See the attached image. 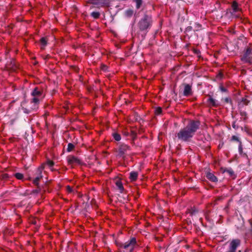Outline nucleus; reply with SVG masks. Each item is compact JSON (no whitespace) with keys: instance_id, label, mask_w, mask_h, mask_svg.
Returning <instances> with one entry per match:
<instances>
[{"instance_id":"obj_1","label":"nucleus","mask_w":252,"mask_h":252,"mask_svg":"<svg viewBox=\"0 0 252 252\" xmlns=\"http://www.w3.org/2000/svg\"><path fill=\"white\" fill-rule=\"evenodd\" d=\"M199 121H191L188 125L180 129L177 134V138L182 141L188 142L193 137L195 132L199 128Z\"/></svg>"},{"instance_id":"obj_2","label":"nucleus","mask_w":252,"mask_h":252,"mask_svg":"<svg viewBox=\"0 0 252 252\" xmlns=\"http://www.w3.org/2000/svg\"><path fill=\"white\" fill-rule=\"evenodd\" d=\"M31 95L32 98L31 99V108L33 110H37L38 108L39 101L43 98L42 91L39 88L36 87L32 91Z\"/></svg>"},{"instance_id":"obj_3","label":"nucleus","mask_w":252,"mask_h":252,"mask_svg":"<svg viewBox=\"0 0 252 252\" xmlns=\"http://www.w3.org/2000/svg\"><path fill=\"white\" fill-rule=\"evenodd\" d=\"M152 24V18L151 16L145 15L141 19L138 23L139 27L141 31L146 30L149 28Z\"/></svg>"},{"instance_id":"obj_4","label":"nucleus","mask_w":252,"mask_h":252,"mask_svg":"<svg viewBox=\"0 0 252 252\" xmlns=\"http://www.w3.org/2000/svg\"><path fill=\"white\" fill-rule=\"evenodd\" d=\"M241 61L244 63H252V48L248 47L244 50L241 57Z\"/></svg>"},{"instance_id":"obj_5","label":"nucleus","mask_w":252,"mask_h":252,"mask_svg":"<svg viewBox=\"0 0 252 252\" xmlns=\"http://www.w3.org/2000/svg\"><path fill=\"white\" fill-rule=\"evenodd\" d=\"M136 244V239L135 238H132L129 240L125 243L123 245L122 247L129 252H132Z\"/></svg>"},{"instance_id":"obj_6","label":"nucleus","mask_w":252,"mask_h":252,"mask_svg":"<svg viewBox=\"0 0 252 252\" xmlns=\"http://www.w3.org/2000/svg\"><path fill=\"white\" fill-rule=\"evenodd\" d=\"M130 147L126 144H121L118 148V156L120 158H124L126 155L127 154V152L129 150Z\"/></svg>"},{"instance_id":"obj_7","label":"nucleus","mask_w":252,"mask_h":252,"mask_svg":"<svg viewBox=\"0 0 252 252\" xmlns=\"http://www.w3.org/2000/svg\"><path fill=\"white\" fill-rule=\"evenodd\" d=\"M241 241L239 239H233L229 244V248L226 252H236L237 248L240 245Z\"/></svg>"},{"instance_id":"obj_8","label":"nucleus","mask_w":252,"mask_h":252,"mask_svg":"<svg viewBox=\"0 0 252 252\" xmlns=\"http://www.w3.org/2000/svg\"><path fill=\"white\" fill-rule=\"evenodd\" d=\"M232 11L230 12L231 15L235 17H238L239 16L236 13L241 11V9L238 7V4L236 1H233L231 5Z\"/></svg>"},{"instance_id":"obj_9","label":"nucleus","mask_w":252,"mask_h":252,"mask_svg":"<svg viewBox=\"0 0 252 252\" xmlns=\"http://www.w3.org/2000/svg\"><path fill=\"white\" fill-rule=\"evenodd\" d=\"M192 91L191 86L189 84H185L184 85V89L183 91V94L185 96H189L192 95Z\"/></svg>"},{"instance_id":"obj_10","label":"nucleus","mask_w":252,"mask_h":252,"mask_svg":"<svg viewBox=\"0 0 252 252\" xmlns=\"http://www.w3.org/2000/svg\"><path fill=\"white\" fill-rule=\"evenodd\" d=\"M207 103L209 106L215 107H218L220 105V102L211 96H210L208 99Z\"/></svg>"},{"instance_id":"obj_11","label":"nucleus","mask_w":252,"mask_h":252,"mask_svg":"<svg viewBox=\"0 0 252 252\" xmlns=\"http://www.w3.org/2000/svg\"><path fill=\"white\" fill-rule=\"evenodd\" d=\"M43 170L42 167H39L37 169L36 173L37 174V176L33 180V184L35 185H37L38 184V181L42 177V171Z\"/></svg>"},{"instance_id":"obj_12","label":"nucleus","mask_w":252,"mask_h":252,"mask_svg":"<svg viewBox=\"0 0 252 252\" xmlns=\"http://www.w3.org/2000/svg\"><path fill=\"white\" fill-rule=\"evenodd\" d=\"M67 161L69 164H80V160L76 157L70 156L67 157Z\"/></svg>"},{"instance_id":"obj_13","label":"nucleus","mask_w":252,"mask_h":252,"mask_svg":"<svg viewBox=\"0 0 252 252\" xmlns=\"http://www.w3.org/2000/svg\"><path fill=\"white\" fill-rule=\"evenodd\" d=\"M90 3L97 6H102L106 4V0H89Z\"/></svg>"},{"instance_id":"obj_14","label":"nucleus","mask_w":252,"mask_h":252,"mask_svg":"<svg viewBox=\"0 0 252 252\" xmlns=\"http://www.w3.org/2000/svg\"><path fill=\"white\" fill-rule=\"evenodd\" d=\"M138 173L135 171H132L129 173V179L131 182L135 181L138 177Z\"/></svg>"},{"instance_id":"obj_15","label":"nucleus","mask_w":252,"mask_h":252,"mask_svg":"<svg viewBox=\"0 0 252 252\" xmlns=\"http://www.w3.org/2000/svg\"><path fill=\"white\" fill-rule=\"evenodd\" d=\"M206 177L208 179L213 182H216L218 181L217 178L212 173H207Z\"/></svg>"},{"instance_id":"obj_16","label":"nucleus","mask_w":252,"mask_h":252,"mask_svg":"<svg viewBox=\"0 0 252 252\" xmlns=\"http://www.w3.org/2000/svg\"><path fill=\"white\" fill-rule=\"evenodd\" d=\"M133 2L135 3V6L137 9H140L143 6V0H133Z\"/></svg>"},{"instance_id":"obj_17","label":"nucleus","mask_w":252,"mask_h":252,"mask_svg":"<svg viewBox=\"0 0 252 252\" xmlns=\"http://www.w3.org/2000/svg\"><path fill=\"white\" fill-rule=\"evenodd\" d=\"M116 185L118 189L120 190V192L122 193L124 190V187L122 182L120 181H117L116 182Z\"/></svg>"},{"instance_id":"obj_18","label":"nucleus","mask_w":252,"mask_h":252,"mask_svg":"<svg viewBox=\"0 0 252 252\" xmlns=\"http://www.w3.org/2000/svg\"><path fill=\"white\" fill-rule=\"evenodd\" d=\"M224 173H227L230 177H231L232 178L235 177V174L233 170L231 168H228L226 169L224 171Z\"/></svg>"},{"instance_id":"obj_19","label":"nucleus","mask_w":252,"mask_h":252,"mask_svg":"<svg viewBox=\"0 0 252 252\" xmlns=\"http://www.w3.org/2000/svg\"><path fill=\"white\" fill-rule=\"evenodd\" d=\"M40 44L41 45V48L43 49L45 46L47 45V40L45 37H42L40 39Z\"/></svg>"},{"instance_id":"obj_20","label":"nucleus","mask_w":252,"mask_h":252,"mask_svg":"<svg viewBox=\"0 0 252 252\" xmlns=\"http://www.w3.org/2000/svg\"><path fill=\"white\" fill-rule=\"evenodd\" d=\"M133 14V10L131 9H127L125 11V15L127 17H131Z\"/></svg>"},{"instance_id":"obj_21","label":"nucleus","mask_w":252,"mask_h":252,"mask_svg":"<svg viewBox=\"0 0 252 252\" xmlns=\"http://www.w3.org/2000/svg\"><path fill=\"white\" fill-rule=\"evenodd\" d=\"M14 176L18 180H23L24 178L23 174L20 173H16Z\"/></svg>"},{"instance_id":"obj_22","label":"nucleus","mask_w":252,"mask_h":252,"mask_svg":"<svg viewBox=\"0 0 252 252\" xmlns=\"http://www.w3.org/2000/svg\"><path fill=\"white\" fill-rule=\"evenodd\" d=\"M113 138L115 139V140L119 141L121 139V136L120 134L117 133H114L113 134Z\"/></svg>"},{"instance_id":"obj_23","label":"nucleus","mask_w":252,"mask_h":252,"mask_svg":"<svg viewBox=\"0 0 252 252\" xmlns=\"http://www.w3.org/2000/svg\"><path fill=\"white\" fill-rule=\"evenodd\" d=\"M74 148V145L72 143H69L67 145V151L69 152L71 151Z\"/></svg>"},{"instance_id":"obj_24","label":"nucleus","mask_w":252,"mask_h":252,"mask_svg":"<svg viewBox=\"0 0 252 252\" xmlns=\"http://www.w3.org/2000/svg\"><path fill=\"white\" fill-rule=\"evenodd\" d=\"M22 110L23 111V112L26 114H29L31 112V111L32 110H33V109H32L31 108V107L30 108V109H27V108L23 107H22Z\"/></svg>"},{"instance_id":"obj_25","label":"nucleus","mask_w":252,"mask_h":252,"mask_svg":"<svg viewBox=\"0 0 252 252\" xmlns=\"http://www.w3.org/2000/svg\"><path fill=\"white\" fill-rule=\"evenodd\" d=\"M91 16L95 19L98 18L100 16V13L98 12H93L91 13Z\"/></svg>"},{"instance_id":"obj_26","label":"nucleus","mask_w":252,"mask_h":252,"mask_svg":"<svg viewBox=\"0 0 252 252\" xmlns=\"http://www.w3.org/2000/svg\"><path fill=\"white\" fill-rule=\"evenodd\" d=\"M162 112V109L161 107L156 108L155 110V113L156 115H160Z\"/></svg>"},{"instance_id":"obj_27","label":"nucleus","mask_w":252,"mask_h":252,"mask_svg":"<svg viewBox=\"0 0 252 252\" xmlns=\"http://www.w3.org/2000/svg\"><path fill=\"white\" fill-rule=\"evenodd\" d=\"M239 153L240 154H242L243 152V148L241 142H240L239 147H238Z\"/></svg>"},{"instance_id":"obj_28","label":"nucleus","mask_w":252,"mask_h":252,"mask_svg":"<svg viewBox=\"0 0 252 252\" xmlns=\"http://www.w3.org/2000/svg\"><path fill=\"white\" fill-rule=\"evenodd\" d=\"M66 191L68 192V193H72V192H73V189H72V188H71L70 186H67L66 187Z\"/></svg>"},{"instance_id":"obj_29","label":"nucleus","mask_w":252,"mask_h":252,"mask_svg":"<svg viewBox=\"0 0 252 252\" xmlns=\"http://www.w3.org/2000/svg\"><path fill=\"white\" fill-rule=\"evenodd\" d=\"M47 164L50 168H51L54 165V162L52 161L49 160L47 161Z\"/></svg>"},{"instance_id":"obj_30","label":"nucleus","mask_w":252,"mask_h":252,"mask_svg":"<svg viewBox=\"0 0 252 252\" xmlns=\"http://www.w3.org/2000/svg\"><path fill=\"white\" fill-rule=\"evenodd\" d=\"M224 101L226 103H231V100L229 97L225 98Z\"/></svg>"},{"instance_id":"obj_31","label":"nucleus","mask_w":252,"mask_h":252,"mask_svg":"<svg viewBox=\"0 0 252 252\" xmlns=\"http://www.w3.org/2000/svg\"><path fill=\"white\" fill-rule=\"evenodd\" d=\"M240 115L242 117L244 118V119H245V118L247 116V113L245 111H241L240 112Z\"/></svg>"},{"instance_id":"obj_32","label":"nucleus","mask_w":252,"mask_h":252,"mask_svg":"<svg viewBox=\"0 0 252 252\" xmlns=\"http://www.w3.org/2000/svg\"><path fill=\"white\" fill-rule=\"evenodd\" d=\"M197 210L196 209H192L191 210V214L192 215H195L197 212Z\"/></svg>"},{"instance_id":"obj_33","label":"nucleus","mask_w":252,"mask_h":252,"mask_svg":"<svg viewBox=\"0 0 252 252\" xmlns=\"http://www.w3.org/2000/svg\"><path fill=\"white\" fill-rule=\"evenodd\" d=\"M220 90L222 92H225L227 91V90L224 87H223L222 86H220Z\"/></svg>"},{"instance_id":"obj_34","label":"nucleus","mask_w":252,"mask_h":252,"mask_svg":"<svg viewBox=\"0 0 252 252\" xmlns=\"http://www.w3.org/2000/svg\"><path fill=\"white\" fill-rule=\"evenodd\" d=\"M232 127L235 129H237L238 128V126L236 124V122H234L232 124Z\"/></svg>"},{"instance_id":"obj_35","label":"nucleus","mask_w":252,"mask_h":252,"mask_svg":"<svg viewBox=\"0 0 252 252\" xmlns=\"http://www.w3.org/2000/svg\"><path fill=\"white\" fill-rule=\"evenodd\" d=\"M232 139L233 140H235V141H238L239 143H240V142H241V141L239 140V138H238L237 136H233L232 137Z\"/></svg>"},{"instance_id":"obj_36","label":"nucleus","mask_w":252,"mask_h":252,"mask_svg":"<svg viewBox=\"0 0 252 252\" xmlns=\"http://www.w3.org/2000/svg\"><path fill=\"white\" fill-rule=\"evenodd\" d=\"M105 67H106L105 66H104V68H103V70H105Z\"/></svg>"},{"instance_id":"obj_37","label":"nucleus","mask_w":252,"mask_h":252,"mask_svg":"<svg viewBox=\"0 0 252 252\" xmlns=\"http://www.w3.org/2000/svg\"><path fill=\"white\" fill-rule=\"evenodd\" d=\"M105 67H106L105 66H104V68H103V70H105Z\"/></svg>"},{"instance_id":"obj_38","label":"nucleus","mask_w":252,"mask_h":252,"mask_svg":"<svg viewBox=\"0 0 252 252\" xmlns=\"http://www.w3.org/2000/svg\"><path fill=\"white\" fill-rule=\"evenodd\" d=\"M4 176H5V177H7V175L6 174H5Z\"/></svg>"}]
</instances>
